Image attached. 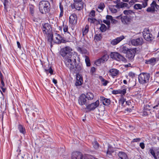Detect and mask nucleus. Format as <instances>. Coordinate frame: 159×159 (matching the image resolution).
Wrapping results in <instances>:
<instances>
[{"label": "nucleus", "mask_w": 159, "mask_h": 159, "mask_svg": "<svg viewBox=\"0 0 159 159\" xmlns=\"http://www.w3.org/2000/svg\"><path fill=\"white\" fill-rule=\"evenodd\" d=\"M71 159H92L84 157L81 153L78 152H73L72 153Z\"/></svg>", "instance_id": "obj_12"}, {"label": "nucleus", "mask_w": 159, "mask_h": 159, "mask_svg": "<svg viewBox=\"0 0 159 159\" xmlns=\"http://www.w3.org/2000/svg\"><path fill=\"white\" fill-rule=\"evenodd\" d=\"M117 155L119 157L118 159H129L128 156L124 152H119Z\"/></svg>", "instance_id": "obj_22"}, {"label": "nucleus", "mask_w": 159, "mask_h": 159, "mask_svg": "<svg viewBox=\"0 0 159 159\" xmlns=\"http://www.w3.org/2000/svg\"><path fill=\"white\" fill-rule=\"evenodd\" d=\"M112 18V16L111 15H107L106 16V18L107 19V20H111Z\"/></svg>", "instance_id": "obj_59"}, {"label": "nucleus", "mask_w": 159, "mask_h": 159, "mask_svg": "<svg viewBox=\"0 0 159 159\" xmlns=\"http://www.w3.org/2000/svg\"><path fill=\"white\" fill-rule=\"evenodd\" d=\"M18 141H19L20 143H19V146H18V149L17 150V152H18L19 153L18 154V155H19L20 154V152H21V150H20V147L21 145V142L20 140H19Z\"/></svg>", "instance_id": "obj_51"}, {"label": "nucleus", "mask_w": 159, "mask_h": 159, "mask_svg": "<svg viewBox=\"0 0 159 159\" xmlns=\"http://www.w3.org/2000/svg\"><path fill=\"white\" fill-rule=\"evenodd\" d=\"M61 38L62 37H55L56 40H55L54 42L57 44L61 43L60 40Z\"/></svg>", "instance_id": "obj_46"}, {"label": "nucleus", "mask_w": 159, "mask_h": 159, "mask_svg": "<svg viewBox=\"0 0 159 159\" xmlns=\"http://www.w3.org/2000/svg\"><path fill=\"white\" fill-rule=\"evenodd\" d=\"M88 20L91 23H94L95 21L96 20V19L95 18H88Z\"/></svg>", "instance_id": "obj_55"}, {"label": "nucleus", "mask_w": 159, "mask_h": 159, "mask_svg": "<svg viewBox=\"0 0 159 159\" xmlns=\"http://www.w3.org/2000/svg\"><path fill=\"white\" fill-rule=\"evenodd\" d=\"M105 7V5L103 3H101L98 6V8L102 11L104 8Z\"/></svg>", "instance_id": "obj_43"}, {"label": "nucleus", "mask_w": 159, "mask_h": 159, "mask_svg": "<svg viewBox=\"0 0 159 159\" xmlns=\"http://www.w3.org/2000/svg\"><path fill=\"white\" fill-rule=\"evenodd\" d=\"M130 49H131L128 48L126 46H123L120 48V52H122L124 53L127 54Z\"/></svg>", "instance_id": "obj_26"}, {"label": "nucleus", "mask_w": 159, "mask_h": 159, "mask_svg": "<svg viewBox=\"0 0 159 159\" xmlns=\"http://www.w3.org/2000/svg\"><path fill=\"white\" fill-rule=\"evenodd\" d=\"M146 11L148 12H151L154 13L155 11H157V10H154L151 7H148L146 10Z\"/></svg>", "instance_id": "obj_44"}, {"label": "nucleus", "mask_w": 159, "mask_h": 159, "mask_svg": "<svg viewBox=\"0 0 159 159\" xmlns=\"http://www.w3.org/2000/svg\"><path fill=\"white\" fill-rule=\"evenodd\" d=\"M111 22L112 24H116L118 22V21L112 18L111 20Z\"/></svg>", "instance_id": "obj_58"}, {"label": "nucleus", "mask_w": 159, "mask_h": 159, "mask_svg": "<svg viewBox=\"0 0 159 159\" xmlns=\"http://www.w3.org/2000/svg\"><path fill=\"white\" fill-rule=\"evenodd\" d=\"M99 102L98 100L95 102L88 104L86 107L84 108L85 110H88V111L94 110L97 107H98Z\"/></svg>", "instance_id": "obj_10"}, {"label": "nucleus", "mask_w": 159, "mask_h": 159, "mask_svg": "<svg viewBox=\"0 0 159 159\" xmlns=\"http://www.w3.org/2000/svg\"><path fill=\"white\" fill-rule=\"evenodd\" d=\"M85 61L87 66H90V60L89 57L87 56H85Z\"/></svg>", "instance_id": "obj_40"}, {"label": "nucleus", "mask_w": 159, "mask_h": 159, "mask_svg": "<svg viewBox=\"0 0 159 159\" xmlns=\"http://www.w3.org/2000/svg\"><path fill=\"white\" fill-rule=\"evenodd\" d=\"M99 100L102 101L103 104L105 106H108L111 103V101L109 99L106 98L103 96H101Z\"/></svg>", "instance_id": "obj_18"}, {"label": "nucleus", "mask_w": 159, "mask_h": 159, "mask_svg": "<svg viewBox=\"0 0 159 159\" xmlns=\"http://www.w3.org/2000/svg\"><path fill=\"white\" fill-rule=\"evenodd\" d=\"M99 78H100V79L101 80L102 84L103 86H106L107 84L109 82L108 81L105 80L101 76H100Z\"/></svg>", "instance_id": "obj_33"}, {"label": "nucleus", "mask_w": 159, "mask_h": 159, "mask_svg": "<svg viewBox=\"0 0 159 159\" xmlns=\"http://www.w3.org/2000/svg\"><path fill=\"white\" fill-rule=\"evenodd\" d=\"M47 35H48L47 37L48 41L49 43L51 46H52V41L53 40V34L52 33H50V34H47Z\"/></svg>", "instance_id": "obj_29"}, {"label": "nucleus", "mask_w": 159, "mask_h": 159, "mask_svg": "<svg viewBox=\"0 0 159 159\" xmlns=\"http://www.w3.org/2000/svg\"><path fill=\"white\" fill-rule=\"evenodd\" d=\"M18 129L21 133L24 135L26 133V129L23 125L21 124H19L18 126Z\"/></svg>", "instance_id": "obj_23"}, {"label": "nucleus", "mask_w": 159, "mask_h": 159, "mask_svg": "<svg viewBox=\"0 0 159 159\" xmlns=\"http://www.w3.org/2000/svg\"><path fill=\"white\" fill-rule=\"evenodd\" d=\"M95 16V11L94 10H92L90 12L89 14V16L90 17H93Z\"/></svg>", "instance_id": "obj_49"}, {"label": "nucleus", "mask_w": 159, "mask_h": 159, "mask_svg": "<svg viewBox=\"0 0 159 159\" xmlns=\"http://www.w3.org/2000/svg\"><path fill=\"white\" fill-rule=\"evenodd\" d=\"M148 5V2H144L143 3V8L145 7Z\"/></svg>", "instance_id": "obj_64"}, {"label": "nucleus", "mask_w": 159, "mask_h": 159, "mask_svg": "<svg viewBox=\"0 0 159 159\" xmlns=\"http://www.w3.org/2000/svg\"><path fill=\"white\" fill-rule=\"evenodd\" d=\"M148 115V112L145 110H143V115L144 116H147Z\"/></svg>", "instance_id": "obj_62"}, {"label": "nucleus", "mask_w": 159, "mask_h": 159, "mask_svg": "<svg viewBox=\"0 0 159 159\" xmlns=\"http://www.w3.org/2000/svg\"><path fill=\"white\" fill-rule=\"evenodd\" d=\"M69 22L71 25L76 24L77 17L75 13L71 14L69 17Z\"/></svg>", "instance_id": "obj_17"}, {"label": "nucleus", "mask_w": 159, "mask_h": 159, "mask_svg": "<svg viewBox=\"0 0 159 159\" xmlns=\"http://www.w3.org/2000/svg\"><path fill=\"white\" fill-rule=\"evenodd\" d=\"M59 8L60 10V13L59 15V17H61L63 15V7L61 4V3L60 2L59 3Z\"/></svg>", "instance_id": "obj_32"}, {"label": "nucleus", "mask_w": 159, "mask_h": 159, "mask_svg": "<svg viewBox=\"0 0 159 159\" xmlns=\"http://www.w3.org/2000/svg\"><path fill=\"white\" fill-rule=\"evenodd\" d=\"M137 48H134L129 50V52L126 54V57L130 61L134 60L135 56V53L137 52Z\"/></svg>", "instance_id": "obj_11"}, {"label": "nucleus", "mask_w": 159, "mask_h": 159, "mask_svg": "<svg viewBox=\"0 0 159 159\" xmlns=\"http://www.w3.org/2000/svg\"><path fill=\"white\" fill-rule=\"evenodd\" d=\"M94 98V94L91 92H88L86 94L82 93L79 97V104L81 106L85 105L86 107L88 104L90 103V101L93 100Z\"/></svg>", "instance_id": "obj_2"}, {"label": "nucleus", "mask_w": 159, "mask_h": 159, "mask_svg": "<svg viewBox=\"0 0 159 159\" xmlns=\"http://www.w3.org/2000/svg\"><path fill=\"white\" fill-rule=\"evenodd\" d=\"M143 33L144 39L147 41H152L154 39L152 34L150 33L149 30L148 29H145Z\"/></svg>", "instance_id": "obj_8"}, {"label": "nucleus", "mask_w": 159, "mask_h": 159, "mask_svg": "<svg viewBox=\"0 0 159 159\" xmlns=\"http://www.w3.org/2000/svg\"><path fill=\"white\" fill-rule=\"evenodd\" d=\"M131 6H129V4L126 3H125L124 2H121L119 4H116L115 6L116 7L117 9L120 8H126L127 9H129L130 8Z\"/></svg>", "instance_id": "obj_15"}, {"label": "nucleus", "mask_w": 159, "mask_h": 159, "mask_svg": "<svg viewBox=\"0 0 159 159\" xmlns=\"http://www.w3.org/2000/svg\"><path fill=\"white\" fill-rule=\"evenodd\" d=\"M123 13L127 16L132 14H134V12L131 10H125L123 11Z\"/></svg>", "instance_id": "obj_34"}, {"label": "nucleus", "mask_w": 159, "mask_h": 159, "mask_svg": "<svg viewBox=\"0 0 159 159\" xmlns=\"http://www.w3.org/2000/svg\"><path fill=\"white\" fill-rule=\"evenodd\" d=\"M2 2H3L5 10L6 11H7V8L9 6V2L7 0H2Z\"/></svg>", "instance_id": "obj_27"}, {"label": "nucleus", "mask_w": 159, "mask_h": 159, "mask_svg": "<svg viewBox=\"0 0 159 159\" xmlns=\"http://www.w3.org/2000/svg\"><path fill=\"white\" fill-rule=\"evenodd\" d=\"M129 76L133 78L135 76V74L132 72H130L129 73Z\"/></svg>", "instance_id": "obj_57"}, {"label": "nucleus", "mask_w": 159, "mask_h": 159, "mask_svg": "<svg viewBox=\"0 0 159 159\" xmlns=\"http://www.w3.org/2000/svg\"><path fill=\"white\" fill-rule=\"evenodd\" d=\"M89 30V26L86 25L84 28V30L82 31L83 35L84 36L88 32Z\"/></svg>", "instance_id": "obj_37"}, {"label": "nucleus", "mask_w": 159, "mask_h": 159, "mask_svg": "<svg viewBox=\"0 0 159 159\" xmlns=\"http://www.w3.org/2000/svg\"><path fill=\"white\" fill-rule=\"evenodd\" d=\"M107 27L104 24H102L101 27H100V29L102 32H104L106 31L107 30Z\"/></svg>", "instance_id": "obj_36"}, {"label": "nucleus", "mask_w": 159, "mask_h": 159, "mask_svg": "<svg viewBox=\"0 0 159 159\" xmlns=\"http://www.w3.org/2000/svg\"><path fill=\"white\" fill-rule=\"evenodd\" d=\"M141 141V139L140 138H137L134 139L131 141V143H132L134 142H139Z\"/></svg>", "instance_id": "obj_50"}, {"label": "nucleus", "mask_w": 159, "mask_h": 159, "mask_svg": "<svg viewBox=\"0 0 159 159\" xmlns=\"http://www.w3.org/2000/svg\"><path fill=\"white\" fill-rule=\"evenodd\" d=\"M139 146L142 149H143L145 148V144L143 142L140 143Z\"/></svg>", "instance_id": "obj_60"}, {"label": "nucleus", "mask_w": 159, "mask_h": 159, "mask_svg": "<svg viewBox=\"0 0 159 159\" xmlns=\"http://www.w3.org/2000/svg\"><path fill=\"white\" fill-rule=\"evenodd\" d=\"M109 58V56L107 54H105L101 58L104 63L108 60Z\"/></svg>", "instance_id": "obj_38"}, {"label": "nucleus", "mask_w": 159, "mask_h": 159, "mask_svg": "<svg viewBox=\"0 0 159 159\" xmlns=\"http://www.w3.org/2000/svg\"><path fill=\"white\" fill-rule=\"evenodd\" d=\"M150 76V73H141L138 76L139 83L142 84H144L148 83Z\"/></svg>", "instance_id": "obj_4"}, {"label": "nucleus", "mask_w": 159, "mask_h": 159, "mask_svg": "<svg viewBox=\"0 0 159 159\" xmlns=\"http://www.w3.org/2000/svg\"><path fill=\"white\" fill-rule=\"evenodd\" d=\"M103 22L104 23L106 24L109 27H110L111 22L109 20H103Z\"/></svg>", "instance_id": "obj_52"}, {"label": "nucleus", "mask_w": 159, "mask_h": 159, "mask_svg": "<svg viewBox=\"0 0 159 159\" xmlns=\"http://www.w3.org/2000/svg\"><path fill=\"white\" fill-rule=\"evenodd\" d=\"M149 60L151 64L156 61V59L154 57H152Z\"/></svg>", "instance_id": "obj_56"}, {"label": "nucleus", "mask_w": 159, "mask_h": 159, "mask_svg": "<svg viewBox=\"0 0 159 159\" xmlns=\"http://www.w3.org/2000/svg\"><path fill=\"white\" fill-rule=\"evenodd\" d=\"M48 68H45L44 67V71L46 73L47 75H48L49 73L51 75L54 74L53 73V70L52 69L51 66H48Z\"/></svg>", "instance_id": "obj_25"}, {"label": "nucleus", "mask_w": 159, "mask_h": 159, "mask_svg": "<svg viewBox=\"0 0 159 159\" xmlns=\"http://www.w3.org/2000/svg\"><path fill=\"white\" fill-rule=\"evenodd\" d=\"M77 51L81 54H86L87 53V51L84 48L80 47H78L77 48Z\"/></svg>", "instance_id": "obj_31"}, {"label": "nucleus", "mask_w": 159, "mask_h": 159, "mask_svg": "<svg viewBox=\"0 0 159 159\" xmlns=\"http://www.w3.org/2000/svg\"><path fill=\"white\" fill-rule=\"evenodd\" d=\"M30 11L32 16H33L34 12V5L31 4L29 5Z\"/></svg>", "instance_id": "obj_35"}, {"label": "nucleus", "mask_w": 159, "mask_h": 159, "mask_svg": "<svg viewBox=\"0 0 159 159\" xmlns=\"http://www.w3.org/2000/svg\"><path fill=\"white\" fill-rule=\"evenodd\" d=\"M111 58L118 61H122L123 62H126V59L122 55L117 52H111L110 54Z\"/></svg>", "instance_id": "obj_6"}, {"label": "nucleus", "mask_w": 159, "mask_h": 159, "mask_svg": "<svg viewBox=\"0 0 159 159\" xmlns=\"http://www.w3.org/2000/svg\"><path fill=\"white\" fill-rule=\"evenodd\" d=\"M126 92V89H124L122 90L119 89L117 90H113L112 91L111 93L114 94H120L122 95H125Z\"/></svg>", "instance_id": "obj_21"}, {"label": "nucleus", "mask_w": 159, "mask_h": 159, "mask_svg": "<svg viewBox=\"0 0 159 159\" xmlns=\"http://www.w3.org/2000/svg\"><path fill=\"white\" fill-rule=\"evenodd\" d=\"M125 37L123 35L120 36V37H117L116 39H114L111 42V43L113 45H116L121 40L124 39Z\"/></svg>", "instance_id": "obj_19"}, {"label": "nucleus", "mask_w": 159, "mask_h": 159, "mask_svg": "<svg viewBox=\"0 0 159 159\" xmlns=\"http://www.w3.org/2000/svg\"><path fill=\"white\" fill-rule=\"evenodd\" d=\"M96 70V68L94 67H92L91 68V69L90 70V72L92 75H93V74L95 72Z\"/></svg>", "instance_id": "obj_54"}, {"label": "nucleus", "mask_w": 159, "mask_h": 159, "mask_svg": "<svg viewBox=\"0 0 159 159\" xmlns=\"http://www.w3.org/2000/svg\"><path fill=\"white\" fill-rule=\"evenodd\" d=\"M101 63H103L101 58L97 60L95 63V64L97 66H98Z\"/></svg>", "instance_id": "obj_45"}, {"label": "nucleus", "mask_w": 159, "mask_h": 159, "mask_svg": "<svg viewBox=\"0 0 159 159\" xmlns=\"http://www.w3.org/2000/svg\"><path fill=\"white\" fill-rule=\"evenodd\" d=\"M156 5V2L155 1H153L150 5L151 7L154 10H156L155 9Z\"/></svg>", "instance_id": "obj_47"}, {"label": "nucleus", "mask_w": 159, "mask_h": 159, "mask_svg": "<svg viewBox=\"0 0 159 159\" xmlns=\"http://www.w3.org/2000/svg\"><path fill=\"white\" fill-rule=\"evenodd\" d=\"M94 38L97 41H99L101 40L102 38L101 34H95Z\"/></svg>", "instance_id": "obj_41"}, {"label": "nucleus", "mask_w": 159, "mask_h": 159, "mask_svg": "<svg viewBox=\"0 0 159 159\" xmlns=\"http://www.w3.org/2000/svg\"><path fill=\"white\" fill-rule=\"evenodd\" d=\"M109 73L110 75L113 77L116 76L118 75L119 74V71L116 69H111L109 71Z\"/></svg>", "instance_id": "obj_20"}, {"label": "nucleus", "mask_w": 159, "mask_h": 159, "mask_svg": "<svg viewBox=\"0 0 159 159\" xmlns=\"http://www.w3.org/2000/svg\"><path fill=\"white\" fill-rule=\"evenodd\" d=\"M119 102H120L121 104V106H124V104L125 102L126 101V99H125L124 97L122 98L119 100Z\"/></svg>", "instance_id": "obj_48"}, {"label": "nucleus", "mask_w": 159, "mask_h": 159, "mask_svg": "<svg viewBox=\"0 0 159 159\" xmlns=\"http://www.w3.org/2000/svg\"><path fill=\"white\" fill-rule=\"evenodd\" d=\"M0 78L1 80H4V79L3 76L1 71H0Z\"/></svg>", "instance_id": "obj_63"}, {"label": "nucleus", "mask_w": 159, "mask_h": 159, "mask_svg": "<svg viewBox=\"0 0 159 159\" xmlns=\"http://www.w3.org/2000/svg\"><path fill=\"white\" fill-rule=\"evenodd\" d=\"M64 36L65 37V39L66 40V42H69L70 40H71L70 38L71 37V35L69 32L65 33L64 34Z\"/></svg>", "instance_id": "obj_28"}, {"label": "nucleus", "mask_w": 159, "mask_h": 159, "mask_svg": "<svg viewBox=\"0 0 159 159\" xmlns=\"http://www.w3.org/2000/svg\"><path fill=\"white\" fill-rule=\"evenodd\" d=\"M63 30L65 33H67L68 31V26L67 25H63Z\"/></svg>", "instance_id": "obj_53"}, {"label": "nucleus", "mask_w": 159, "mask_h": 159, "mask_svg": "<svg viewBox=\"0 0 159 159\" xmlns=\"http://www.w3.org/2000/svg\"><path fill=\"white\" fill-rule=\"evenodd\" d=\"M39 11L41 13L46 14L49 13L50 11V4L47 1H41L39 3Z\"/></svg>", "instance_id": "obj_3"}, {"label": "nucleus", "mask_w": 159, "mask_h": 159, "mask_svg": "<svg viewBox=\"0 0 159 159\" xmlns=\"http://www.w3.org/2000/svg\"><path fill=\"white\" fill-rule=\"evenodd\" d=\"M149 152L155 159H156L157 158L155 151L153 148L150 149Z\"/></svg>", "instance_id": "obj_42"}, {"label": "nucleus", "mask_w": 159, "mask_h": 159, "mask_svg": "<svg viewBox=\"0 0 159 159\" xmlns=\"http://www.w3.org/2000/svg\"><path fill=\"white\" fill-rule=\"evenodd\" d=\"M79 73H75L76 74V80L75 83V84L76 86L81 85L83 83L82 77Z\"/></svg>", "instance_id": "obj_16"}, {"label": "nucleus", "mask_w": 159, "mask_h": 159, "mask_svg": "<svg viewBox=\"0 0 159 159\" xmlns=\"http://www.w3.org/2000/svg\"><path fill=\"white\" fill-rule=\"evenodd\" d=\"M116 5H111L109 6V9L111 12L113 13H116L118 11L117 10L114 8Z\"/></svg>", "instance_id": "obj_30"}, {"label": "nucleus", "mask_w": 159, "mask_h": 159, "mask_svg": "<svg viewBox=\"0 0 159 159\" xmlns=\"http://www.w3.org/2000/svg\"><path fill=\"white\" fill-rule=\"evenodd\" d=\"M143 43V39L141 38L133 39L131 40L132 44L134 46L141 45Z\"/></svg>", "instance_id": "obj_14"}, {"label": "nucleus", "mask_w": 159, "mask_h": 159, "mask_svg": "<svg viewBox=\"0 0 159 159\" xmlns=\"http://www.w3.org/2000/svg\"><path fill=\"white\" fill-rule=\"evenodd\" d=\"M73 1L74 3L70 5L72 9H75L77 10L80 11L83 9L84 3L82 0H73Z\"/></svg>", "instance_id": "obj_5"}, {"label": "nucleus", "mask_w": 159, "mask_h": 159, "mask_svg": "<svg viewBox=\"0 0 159 159\" xmlns=\"http://www.w3.org/2000/svg\"><path fill=\"white\" fill-rule=\"evenodd\" d=\"M41 29L44 34H49L52 32V30L51 25L48 23L42 24Z\"/></svg>", "instance_id": "obj_7"}, {"label": "nucleus", "mask_w": 159, "mask_h": 159, "mask_svg": "<svg viewBox=\"0 0 159 159\" xmlns=\"http://www.w3.org/2000/svg\"><path fill=\"white\" fill-rule=\"evenodd\" d=\"M142 5L139 4H135L134 6V8L136 10L141 9L143 8Z\"/></svg>", "instance_id": "obj_39"}, {"label": "nucleus", "mask_w": 159, "mask_h": 159, "mask_svg": "<svg viewBox=\"0 0 159 159\" xmlns=\"http://www.w3.org/2000/svg\"><path fill=\"white\" fill-rule=\"evenodd\" d=\"M120 19L122 23L124 25H128L132 20L130 16H121Z\"/></svg>", "instance_id": "obj_13"}, {"label": "nucleus", "mask_w": 159, "mask_h": 159, "mask_svg": "<svg viewBox=\"0 0 159 159\" xmlns=\"http://www.w3.org/2000/svg\"><path fill=\"white\" fill-rule=\"evenodd\" d=\"M76 55L71 52L67 57L65 58V63L66 66L70 71L74 73H78L82 71L83 67L81 64L76 63Z\"/></svg>", "instance_id": "obj_1"}, {"label": "nucleus", "mask_w": 159, "mask_h": 159, "mask_svg": "<svg viewBox=\"0 0 159 159\" xmlns=\"http://www.w3.org/2000/svg\"><path fill=\"white\" fill-rule=\"evenodd\" d=\"M1 83L0 84V87H5V84L3 81V80H1Z\"/></svg>", "instance_id": "obj_61"}, {"label": "nucleus", "mask_w": 159, "mask_h": 159, "mask_svg": "<svg viewBox=\"0 0 159 159\" xmlns=\"http://www.w3.org/2000/svg\"><path fill=\"white\" fill-rule=\"evenodd\" d=\"M72 49L69 46H66L61 49L60 55L63 57H67L72 52Z\"/></svg>", "instance_id": "obj_9"}, {"label": "nucleus", "mask_w": 159, "mask_h": 159, "mask_svg": "<svg viewBox=\"0 0 159 159\" xmlns=\"http://www.w3.org/2000/svg\"><path fill=\"white\" fill-rule=\"evenodd\" d=\"M92 143L93 148L96 150L99 149L100 144L98 142L97 139L94 138V140L92 141Z\"/></svg>", "instance_id": "obj_24"}]
</instances>
